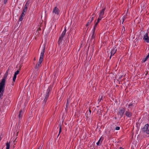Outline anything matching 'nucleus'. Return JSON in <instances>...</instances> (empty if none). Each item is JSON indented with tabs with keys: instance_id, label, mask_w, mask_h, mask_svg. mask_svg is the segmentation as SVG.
I'll use <instances>...</instances> for the list:
<instances>
[{
	"instance_id": "f257e3e1",
	"label": "nucleus",
	"mask_w": 149,
	"mask_h": 149,
	"mask_svg": "<svg viewBox=\"0 0 149 149\" xmlns=\"http://www.w3.org/2000/svg\"><path fill=\"white\" fill-rule=\"evenodd\" d=\"M45 46L44 45L43 47L42 50L41 52L40 55V57L39 60V61L36 67L37 68H38L40 66V65L42 63L43 60L44 56V54L45 52Z\"/></svg>"
},
{
	"instance_id": "f03ea898",
	"label": "nucleus",
	"mask_w": 149,
	"mask_h": 149,
	"mask_svg": "<svg viewBox=\"0 0 149 149\" xmlns=\"http://www.w3.org/2000/svg\"><path fill=\"white\" fill-rule=\"evenodd\" d=\"M60 10L57 7H54L52 11V15L54 17H58L60 14Z\"/></svg>"
},
{
	"instance_id": "7ed1b4c3",
	"label": "nucleus",
	"mask_w": 149,
	"mask_h": 149,
	"mask_svg": "<svg viewBox=\"0 0 149 149\" xmlns=\"http://www.w3.org/2000/svg\"><path fill=\"white\" fill-rule=\"evenodd\" d=\"M105 9L104 8L99 13V17L97 19V22H96L95 24V26L94 27V29H95V27L97 26V25L98 23L100 22V20L102 19V18L103 17V16L104 14V12L105 11Z\"/></svg>"
},
{
	"instance_id": "20e7f679",
	"label": "nucleus",
	"mask_w": 149,
	"mask_h": 149,
	"mask_svg": "<svg viewBox=\"0 0 149 149\" xmlns=\"http://www.w3.org/2000/svg\"><path fill=\"white\" fill-rule=\"evenodd\" d=\"M8 69L6 71V72L4 75L3 78L2 79L1 82H0V86L5 87L6 80L7 77L8 75Z\"/></svg>"
},
{
	"instance_id": "39448f33",
	"label": "nucleus",
	"mask_w": 149,
	"mask_h": 149,
	"mask_svg": "<svg viewBox=\"0 0 149 149\" xmlns=\"http://www.w3.org/2000/svg\"><path fill=\"white\" fill-rule=\"evenodd\" d=\"M149 127V125L146 124L144 126L141 130V132L144 133L145 134H149V130L148 129Z\"/></svg>"
},
{
	"instance_id": "423d86ee",
	"label": "nucleus",
	"mask_w": 149,
	"mask_h": 149,
	"mask_svg": "<svg viewBox=\"0 0 149 149\" xmlns=\"http://www.w3.org/2000/svg\"><path fill=\"white\" fill-rule=\"evenodd\" d=\"M66 32V29H65L62 32V33L59 38L58 42L59 43H61L63 37L65 35V33Z\"/></svg>"
},
{
	"instance_id": "0eeeda50",
	"label": "nucleus",
	"mask_w": 149,
	"mask_h": 149,
	"mask_svg": "<svg viewBox=\"0 0 149 149\" xmlns=\"http://www.w3.org/2000/svg\"><path fill=\"white\" fill-rule=\"evenodd\" d=\"M143 40L147 43H149V38L148 36V33H145L143 37Z\"/></svg>"
},
{
	"instance_id": "6e6552de",
	"label": "nucleus",
	"mask_w": 149,
	"mask_h": 149,
	"mask_svg": "<svg viewBox=\"0 0 149 149\" xmlns=\"http://www.w3.org/2000/svg\"><path fill=\"white\" fill-rule=\"evenodd\" d=\"M125 112V110L124 109L122 108L120 109L118 111V115L120 116L121 118L123 116V114Z\"/></svg>"
},
{
	"instance_id": "1a4fd4ad",
	"label": "nucleus",
	"mask_w": 149,
	"mask_h": 149,
	"mask_svg": "<svg viewBox=\"0 0 149 149\" xmlns=\"http://www.w3.org/2000/svg\"><path fill=\"white\" fill-rule=\"evenodd\" d=\"M4 87L0 85V98L3 95V92L4 91Z\"/></svg>"
},
{
	"instance_id": "9d476101",
	"label": "nucleus",
	"mask_w": 149,
	"mask_h": 149,
	"mask_svg": "<svg viewBox=\"0 0 149 149\" xmlns=\"http://www.w3.org/2000/svg\"><path fill=\"white\" fill-rule=\"evenodd\" d=\"M117 48L116 47H114L112 49L111 51V55L110 56V59H111V57L112 56L114 55V54L116 53V51H117Z\"/></svg>"
},
{
	"instance_id": "9b49d317",
	"label": "nucleus",
	"mask_w": 149,
	"mask_h": 149,
	"mask_svg": "<svg viewBox=\"0 0 149 149\" xmlns=\"http://www.w3.org/2000/svg\"><path fill=\"white\" fill-rule=\"evenodd\" d=\"M103 139L104 137L102 136L101 137L98 141L96 143L97 145L98 146L101 144L102 142Z\"/></svg>"
},
{
	"instance_id": "f8f14e48",
	"label": "nucleus",
	"mask_w": 149,
	"mask_h": 149,
	"mask_svg": "<svg viewBox=\"0 0 149 149\" xmlns=\"http://www.w3.org/2000/svg\"><path fill=\"white\" fill-rule=\"evenodd\" d=\"M24 12H25V11L24 10H23V13H22L21 14V15H20V17L19 19V20L20 21H22V20L23 19V17H24Z\"/></svg>"
},
{
	"instance_id": "ddd939ff",
	"label": "nucleus",
	"mask_w": 149,
	"mask_h": 149,
	"mask_svg": "<svg viewBox=\"0 0 149 149\" xmlns=\"http://www.w3.org/2000/svg\"><path fill=\"white\" fill-rule=\"evenodd\" d=\"M94 17H91V19H90V20L86 24V26H88L89 25H90L91 24V22L92 21L93 19H94Z\"/></svg>"
},
{
	"instance_id": "4468645a",
	"label": "nucleus",
	"mask_w": 149,
	"mask_h": 149,
	"mask_svg": "<svg viewBox=\"0 0 149 149\" xmlns=\"http://www.w3.org/2000/svg\"><path fill=\"white\" fill-rule=\"evenodd\" d=\"M125 113L126 116L128 117H130L132 116L131 113L129 111H126Z\"/></svg>"
},
{
	"instance_id": "2eb2a0df",
	"label": "nucleus",
	"mask_w": 149,
	"mask_h": 149,
	"mask_svg": "<svg viewBox=\"0 0 149 149\" xmlns=\"http://www.w3.org/2000/svg\"><path fill=\"white\" fill-rule=\"evenodd\" d=\"M49 91H47V94H46V95L45 97V99L44 100V101H45V102L47 101V98H48L49 96Z\"/></svg>"
},
{
	"instance_id": "dca6fc26",
	"label": "nucleus",
	"mask_w": 149,
	"mask_h": 149,
	"mask_svg": "<svg viewBox=\"0 0 149 149\" xmlns=\"http://www.w3.org/2000/svg\"><path fill=\"white\" fill-rule=\"evenodd\" d=\"M6 149H9L10 147V143L7 142L6 143Z\"/></svg>"
},
{
	"instance_id": "f3484780",
	"label": "nucleus",
	"mask_w": 149,
	"mask_h": 149,
	"mask_svg": "<svg viewBox=\"0 0 149 149\" xmlns=\"http://www.w3.org/2000/svg\"><path fill=\"white\" fill-rule=\"evenodd\" d=\"M23 113H22V111H20V113L19 115V118H21L22 117Z\"/></svg>"
},
{
	"instance_id": "a211bd4d",
	"label": "nucleus",
	"mask_w": 149,
	"mask_h": 149,
	"mask_svg": "<svg viewBox=\"0 0 149 149\" xmlns=\"http://www.w3.org/2000/svg\"><path fill=\"white\" fill-rule=\"evenodd\" d=\"M16 75H15V74L14 75V77L13 78V81L14 82H15V79L16 78Z\"/></svg>"
},
{
	"instance_id": "6ab92c4d",
	"label": "nucleus",
	"mask_w": 149,
	"mask_h": 149,
	"mask_svg": "<svg viewBox=\"0 0 149 149\" xmlns=\"http://www.w3.org/2000/svg\"><path fill=\"white\" fill-rule=\"evenodd\" d=\"M19 70H17L15 72L14 74L17 75V74H19Z\"/></svg>"
},
{
	"instance_id": "aec40b11",
	"label": "nucleus",
	"mask_w": 149,
	"mask_h": 149,
	"mask_svg": "<svg viewBox=\"0 0 149 149\" xmlns=\"http://www.w3.org/2000/svg\"><path fill=\"white\" fill-rule=\"evenodd\" d=\"M61 125H60V127H59V134H58V136L59 135L60 132H61Z\"/></svg>"
},
{
	"instance_id": "412c9836",
	"label": "nucleus",
	"mask_w": 149,
	"mask_h": 149,
	"mask_svg": "<svg viewBox=\"0 0 149 149\" xmlns=\"http://www.w3.org/2000/svg\"><path fill=\"white\" fill-rule=\"evenodd\" d=\"M125 17L124 16V17L122 19V20H123L122 23H123V22L125 20Z\"/></svg>"
},
{
	"instance_id": "4be33fe9",
	"label": "nucleus",
	"mask_w": 149,
	"mask_h": 149,
	"mask_svg": "<svg viewBox=\"0 0 149 149\" xmlns=\"http://www.w3.org/2000/svg\"><path fill=\"white\" fill-rule=\"evenodd\" d=\"M120 127H116L115 128V129L116 130H120Z\"/></svg>"
},
{
	"instance_id": "5701e85b",
	"label": "nucleus",
	"mask_w": 149,
	"mask_h": 149,
	"mask_svg": "<svg viewBox=\"0 0 149 149\" xmlns=\"http://www.w3.org/2000/svg\"><path fill=\"white\" fill-rule=\"evenodd\" d=\"M8 0H4V2L5 4H6L7 1Z\"/></svg>"
},
{
	"instance_id": "b1692460",
	"label": "nucleus",
	"mask_w": 149,
	"mask_h": 149,
	"mask_svg": "<svg viewBox=\"0 0 149 149\" xmlns=\"http://www.w3.org/2000/svg\"><path fill=\"white\" fill-rule=\"evenodd\" d=\"M49 89V88H48V90H47V91H50V90H48Z\"/></svg>"
},
{
	"instance_id": "393cba45",
	"label": "nucleus",
	"mask_w": 149,
	"mask_h": 149,
	"mask_svg": "<svg viewBox=\"0 0 149 149\" xmlns=\"http://www.w3.org/2000/svg\"><path fill=\"white\" fill-rule=\"evenodd\" d=\"M49 89V88H48V90H47V91H50V90H48Z\"/></svg>"
},
{
	"instance_id": "a878e982",
	"label": "nucleus",
	"mask_w": 149,
	"mask_h": 149,
	"mask_svg": "<svg viewBox=\"0 0 149 149\" xmlns=\"http://www.w3.org/2000/svg\"><path fill=\"white\" fill-rule=\"evenodd\" d=\"M120 149H123V148H122L121 147H120Z\"/></svg>"
},
{
	"instance_id": "bb28decb",
	"label": "nucleus",
	"mask_w": 149,
	"mask_h": 149,
	"mask_svg": "<svg viewBox=\"0 0 149 149\" xmlns=\"http://www.w3.org/2000/svg\"><path fill=\"white\" fill-rule=\"evenodd\" d=\"M1 138L0 137V141H1Z\"/></svg>"
},
{
	"instance_id": "cd10ccee",
	"label": "nucleus",
	"mask_w": 149,
	"mask_h": 149,
	"mask_svg": "<svg viewBox=\"0 0 149 149\" xmlns=\"http://www.w3.org/2000/svg\"><path fill=\"white\" fill-rule=\"evenodd\" d=\"M90 111V113H91V111Z\"/></svg>"
},
{
	"instance_id": "c85d7f7f",
	"label": "nucleus",
	"mask_w": 149,
	"mask_h": 149,
	"mask_svg": "<svg viewBox=\"0 0 149 149\" xmlns=\"http://www.w3.org/2000/svg\"><path fill=\"white\" fill-rule=\"evenodd\" d=\"M129 106H131V105L130 104H129Z\"/></svg>"
},
{
	"instance_id": "c756f323",
	"label": "nucleus",
	"mask_w": 149,
	"mask_h": 149,
	"mask_svg": "<svg viewBox=\"0 0 149 149\" xmlns=\"http://www.w3.org/2000/svg\"><path fill=\"white\" fill-rule=\"evenodd\" d=\"M35 59H35V58H34V60H35Z\"/></svg>"
}]
</instances>
